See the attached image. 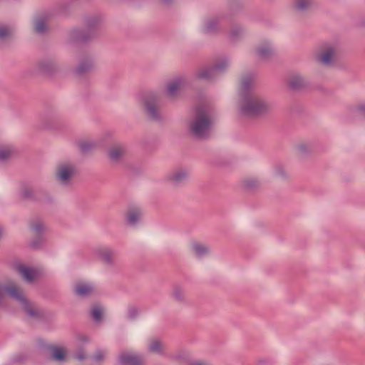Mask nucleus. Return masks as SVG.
Returning <instances> with one entry per match:
<instances>
[{
  "mask_svg": "<svg viewBox=\"0 0 365 365\" xmlns=\"http://www.w3.org/2000/svg\"><path fill=\"white\" fill-rule=\"evenodd\" d=\"M211 108L207 106H200L187 120V129L189 134L197 140H205L210 137L213 123Z\"/></svg>",
  "mask_w": 365,
  "mask_h": 365,
  "instance_id": "1",
  "label": "nucleus"
},
{
  "mask_svg": "<svg viewBox=\"0 0 365 365\" xmlns=\"http://www.w3.org/2000/svg\"><path fill=\"white\" fill-rule=\"evenodd\" d=\"M16 301L26 313L33 319L42 317V312L27 298L23 289L14 282H0V307L6 304V295Z\"/></svg>",
  "mask_w": 365,
  "mask_h": 365,
  "instance_id": "2",
  "label": "nucleus"
},
{
  "mask_svg": "<svg viewBox=\"0 0 365 365\" xmlns=\"http://www.w3.org/2000/svg\"><path fill=\"white\" fill-rule=\"evenodd\" d=\"M270 110L271 105L257 92L245 93L239 96L238 112L243 117H259Z\"/></svg>",
  "mask_w": 365,
  "mask_h": 365,
  "instance_id": "3",
  "label": "nucleus"
},
{
  "mask_svg": "<svg viewBox=\"0 0 365 365\" xmlns=\"http://www.w3.org/2000/svg\"><path fill=\"white\" fill-rule=\"evenodd\" d=\"M78 175V168L71 160H61L55 167L53 177L56 182L61 187H71Z\"/></svg>",
  "mask_w": 365,
  "mask_h": 365,
  "instance_id": "4",
  "label": "nucleus"
},
{
  "mask_svg": "<svg viewBox=\"0 0 365 365\" xmlns=\"http://www.w3.org/2000/svg\"><path fill=\"white\" fill-rule=\"evenodd\" d=\"M313 59L318 66L323 68H334L338 61L337 46L331 42L319 44L313 52Z\"/></svg>",
  "mask_w": 365,
  "mask_h": 365,
  "instance_id": "5",
  "label": "nucleus"
},
{
  "mask_svg": "<svg viewBox=\"0 0 365 365\" xmlns=\"http://www.w3.org/2000/svg\"><path fill=\"white\" fill-rule=\"evenodd\" d=\"M160 96L156 92H148L140 98V103L147 117L153 121H160L162 115L158 107Z\"/></svg>",
  "mask_w": 365,
  "mask_h": 365,
  "instance_id": "6",
  "label": "nucleus"
},
{
  "mask_svg": "<svg viewBox=\"0 0 365 365\" xmlns=\"http://www.w3.org/2000/svg\"><path fill=\"white\" fill-rule=\"evenodd\" d=\"M19 195L21 199L40 204H49L53 200L50 193L43 190H35L31 185L23 182L20 185Z\"/></svg>",
  "mask_w": 365,
  "mask_h": 365,
  "instance_id": "7",
  "label": "nucleus"
},
{
  "mask_svg": "<svg viewBox=\"0 0 365 365\" xmlns=\"http://www.w3.org/2000/svg\"><path fill=\"white\" fill-rule=\"evenodd\" d=\"M187 83V78L184 76H178L168 81L164 90L166 98L170 101H175L179 99L180 91Z\"/></svg>",
  "mask_w": 365,
  "mask_h": 365,
  "instance_id": "8",
  "label": "nucleus"
},
{
  "mask_svg": "<svg viewBox=\"0 0 365 365\" xmlns=\"http://www.w3.org/2000/svg\"><path fill=\"white\" fill-rule=\"evenodd\" d=\"M36 66L39 73L48 76H53L61 71L57 58L53 56L41 58L36 62Z\"/></svg>",
  "mask_w": 365,
  "mask_h": 365,
  "instance_id": "9",
  "label": "nucleus"
},
{
  "mask_svg": "<svg viewBox=\"0 0 365 365\" xmlns=\"http://www.w3.org/2000/svg\"><path fill=\"white\" fill-rule=\"evenodd\" d=\"M93 253L106 267L113 268L116 265V253L112 247L99 246L95 248Z\"/></svg>",
  "mask_w": 365,
  "mask_h": 365,
  "instance_id": "10",
  "label": "nucleus"
},
{
  "mask_svg": "<svg viewBox=\"0 0 365 365\" xmlns=\"http://www.w3.org/2000/svg\"><path fill=\"white\" fill-rule=\"evenodd\" d=\"M96 38V32L85 29H73L68 33L67 40L73 44H85Z\"/></svg>",
  "mask_w": 365,
  "mask_h": 365,
  "instance_id": "11",
  "label": "nucleus"
},
{
  "mask_svg": "<svg viewBox=\"0 0 365 365\" xmlns=\"http://www.w3.org/2000/svg\"><path fill=\"white\" fill-rule=\"evenodd\" d=\"M127 146L121 142H114L108 148L106 155L108 160L115 165L121 163L127 154Z\"/></svg>",
  "mask_w": 365,
  "mask_h": 365,
  "instance_id": "12",
  "label": "nucleus"
},
{
  "mask_svg": "<svg viewBox=\"0 0 365 365\" xmlns=\"http://www.w3.org/2000/svg\"><path fill=\"white\" fill-rule=\"evenodd\" d=\"M58 112L56 108L47 106L40 115V126L45 130H53L56 128Z\"/></svg>",
  "mask_w": 365,
  "mask_h": 365,
  "instance_id": "13",
  "label": "nucleus"
},
{
  "mask_svg": "<svg viewBox=\"0 0 365 365\" xmlns=\"http://www.w3.org/2000/svg\"><path fill=\"white\" fill-rule=\"evenodd\" d=\"M286 84L289 90L294 92L304 91L309 86L305 77L302 74L296 72L292 73L287 76Z\"/></svg>",
  "mask_w": 365,
  "mask_h": 365,
  "instance_id": "14",
  "label": "nucleus"
},
{
  "mask_svg": "<svg viewBox=\"0 0 365 365\" xmlns=\"http://www.w3.org/2000/svg\"><path fill=\"white\" fill-rule=\"evenodd\" d=\"M223 16L221 15H212L204 19L202 31L206 34H217L222 31L221 21Z\"/></svg>",
  "mask_w": 365,
  "mask_h": 365,
  "instance_id": "15",
  "label": "nucleus"
},
{
  "mask_svg": "<svg viewBox=\"0 0 365 365\" xmlns=\"http://www.w3.org/2000/svg\"><path fill=\"white\" fill-rule=\"evenodd\" d=\"M189 178V170L186 168L179 167L172 170L166 177V180L171 185L178 187Z\"/></svg>",
  "mask_w": 365,
  "mask_h": 365,
  "instance_id": "16",
  "label": "nucleus"
},
{
  "mask_svg": "<svg viewBox=\"0 0 365 365\" xmlns=\"http://www.w3.org/2000/svg\"><path fill=\"white\" fill-rule=\"evenodd\" d=\"M256 56L263 61H270L275 55L276 51L273 44L269 41H262L255 48Z\"/></svg>",
  "mask_w": 365,
  "mask_h": 365,
  "instance_id": "17",
  "label": "nucleus"
},
{
  "mask_svg": "<svg viewBox=\"0 0 365 365\" xmlns=\"http://www.w3.org/2000/svg\"><path fill=\"white\" fill-rule=\"evenodd\" d=\"M314 8V0H293L292 1V10L297 16H306L311 13Z\"/></svg>",
  "mask_w": 365,
  "mask_h": 365,
  "instance_id": "18",
  "label": "nucleus"
},
{
  "mask_svg": "<svg viewBox=\"0 0 365 365\" xmlns=\"http://www.w3.org/2000/svg\"><path fill=\"white\" fill-rule=\"evenodd\" d=\"M38 344L41 349L50 352V356L53 360L57 361L66 360V350L65 348L48 344L43 340H40Z\"/></svg>",
  "mask_w": 365,
  "mask_h": 365,
  "instance_id": "19",
  "label": "nucleus"
},
{
  "mask_svg": "<svg viewBox=\"0 0 365 365\" xmlns=\"http://www.w3.org/2000/svg\"><path fill=\"white\" fill-rule=\"evenodd\" d=\"M48 14H39L34 16L33 19V31L38 35L46 34L48 30Z\"/></svg>",
  "mask_w": 365,
  "mask_h": 365,
  "instance_id": "20",
  "label": "nucleus"
},
{
  "mask_svg": "<svg viewBox=\"0 0 365 365\" xmlns=\"http://www.w3.org/2000/svg\"><path fill=\"white\" fill-rule=\"evenodd\" d=\"M195 78L207 82H212L217 79V74L212 65L198 67L194 73Z\"/></svg>",
  "mask_w": 365,
  "mask_h": 365,
  "instance_id": "21",
  "label": "nucleus"
},
{
  "mask_svg": "<svg viewBox=\"0 0 365 365\" xmlns=\"http://www.w3.org/2000/svg\"><path fill=\"white\" fill-rule=\"evenodd\" d=\"M121 365H144L143 358L135 353L123 351L118 356Z\"/></svg>",
  "mask_w": 365,
  "mask_h": 365,
  "instance_id": "22",
  "label": "nucleus"
},
{
  "mask_svg": "<svg viewBox=\"0 0 365 365\" xmlns=\"http://www.w3.org/2000/svg\"><path fill=\"white\" fill-rule=\"evenodd\" d=\"M94 68V62L92 58L85 56L82 58L75 68V73L79 77H83L90 73Z\"/></svg>",
  "mask_w": 365,
  "mask_h": 365,
  "instance_id": "23",
  "label": "nucleus"
},
{
  "mask_svg": "<svg viewBox=\"0 0 365 365\" xmlns=\"http://www.w3.org/2000/svg\"><path fill=\"white\" fill-rule=\"evenodd\" d=\"M142 215L143 211L140 207L130 205L125 212V222L130 226H135L140 220Z\"/></svg>",
  "mask_w": 365,
  "mask_h": 365,
  "instance_id": "24",
  "label": "nucleus"
},
{
  "mask_svg": "<svg viewBox=\"0 0 365 365\" xmlns=\"http://www.w3.org/2000/svg\"><path fill=\"white\" fill-rule=\"evenodd\" d=\"M95 291L92 283L86 282H78L75 284L73 288L74 294L79 297H88L93 294Z\"/></svg>",
  "mask_w": 365,
  "mask_h": 365,
  "instance_id": "25",
  "label": "nucleus"
},
{
  "mask_svg": "<svg viewBox=\"0 0 365 365\" xmlns=\"http://www.w3.org/2000/svg\"><path fill=\"white\" fill-rule=\"evenodd\" d=\"M255 76L253 73H245L242 76L240 80V96L245 93L256 92L253 90Z\"/></svg>",
  "mask_w": 365,
  "mask_h": 365,
  "instance_id": "26",
  "label": "nucleus"
},
{
  "mask_svg": "<svg viewBox=\"0 0 365 365\" xmlns=\"http://www.w3.org/2000/svg\"><path fill=\"white\" fill-rule=\"evenodd\" d=\"M102 16L101 14H91L85 17L84 24L87 30L96 32L97 36V30L102 24Z\"/></svg>",
  "mask_w": 365,
  "mask_h": 365,
  "instance_id": "27",
  "label": "nucleus"
},
{
  "mask_svg": "<svg viewBox=\"0 0 365 365\" xmlns=\"http://www.w3.org/2000/svg\"><path fill=\"white\" fill-rule=\"evenodd\" d=\"M29 227L34 235L43 234L47 230L45 220L41 217H34L29 220Z\"/></svg>",
  "mask_w": 365,
  "mask_h": 365,
  "instance_id": "28",
  "label": "nucleus"
},
{
  "mask_svg": "<svg viewBox=\"0 0 365 365\" xmlns=\"http://www.w3.org/2000/svg\"><path fill=\"white\" fill-rule=\"evenodd\" d=\"M148 350L152 354L158 355H164L165 354L164 343L157 338H152L149 340Z\"/></svg>",
  "mask_w": 365,
  "mask_h": 365,
  "instance_id": "29",
  "label": "nucleus"
},
{
  "mask_svg": "<svg viewBox=\"0 0 365 365\" xmlns=\"http://www.w3.org/2000/svg\"><path fill=\"white\" fill-rule=\"evenodd\" d=\"M190 250L197 258H202L210 253V247L207 245L197 241L190 244Z\"/></svg>",
  "mask_w": 365,
  "mask_h": 365,
  "instance_id": "30",
  "label": "nucleus"
},
{
  "mask_svg": "<svg viewBox=\"0 0 365 365\" xmlns=\"http://www.w3.org/2000/svg\"><path fill=\"white\" fill-rule=\"evenodd\" d=\"M297 154L302 157H307L312 153V143L308 141H299L294 144Z\"/></svg>",
  "mask_w": 365,
  "mask_h": 365,
  "instance_id": "31",
  "label": "nucleus"
},
{
  "mask_svg": "<svg viewBox=\"0 0 365 365\" xmlns=\"http://www.w3.org/2000/svg\"><path fill=\"white\" fill-rule=\"evenodd\" d=\"M15 32V28L13 26L0 23V43H4L9 41Z\"/></svg>",
  "mask_w": 365,
  "mask_h": 365,
  "instance_id": "32",
  "label": "nucleus"
},
{
  "mask_svg": "<svg viewBox=\"0 0 365 365\" xmlns=\"http://www.w3.org/2000/svg\"><path fill=\"white\" fill-rule=\"evenodd\" d=\"M261 182L257 178L249 177L242 181V186L247 191H255L259 188Z\"/></svg>",
  "mask_w": 365,
  "mask_h": 365,
  "instance_id": "33",
  "label": "nucleus"
},
{
  "mask_svg": "<svg viewBox=\"0 0 365 365\" xmlns=\"http://www.w3.org/2000/svg\"><path fill=\"white\" fill-rule=\"evenodd\" d=\"M17 271L28 282H33L36 275V272L33 269L23 264L19 265L17 267Z\"/></svg>",
  "mask_w": 365,
  "mask_h": 365,
  "instance_id": "34",
  "label": "nucleus"
},
{
  "mask_svg": "<svg viewBox=\"0 0 365 365\" xmlns=\"http://www.w3.org/2000/svg\"><path fill=\"white\" fill-rule=\"evenodd\" d=\"M171 297L175 302L184 303L185 302L184 288L180 284H175L172 289Z\"/></svg>",
  "mask_w": 365,
  "mask_h": 365,
  "instance_id": "35",
  "label": "nucleus"
},
{
  "mask_svg": "<svg viewBox=\"0 0 365 365\" xmlns=\"http://www.w3.org/2000/svg\"><path fill=\"white\" fill-rule=\"evenodd\" d=\"M212 66L217 76L227 70L230 66V61L227 57H223L217 60Z\"/></svg>",
  "mask_w": 365,
  "mask_h": 365,
  "instance_id": "36",
  "label": "nucleus"
},
{
  "mask_svg": "<svg viewBox=\"0 0 365 365\" xmlns=\"http://www.w3.org/2000/svg\"><path fill=\"white\" fill-rule=\"evenodd\" d=\"M246 33V29L241 25H233L230 31V37L232 41H236L242 38Z\"/></svg>",
  "mask_w": 365,
  "mask_h": 365,
  "instance_id": "37",
  "label": "nucleus"
},
{
  "mask_svg": "<svg viewBox=\"0 0 365 365\" xmlns=\"http://www.w3.org/2000/svg\"><path fill=\"white\" fill-rule=\"evenodd\" d=\"M98 144L91 140H81L78 142V146L81 151L84 153H89L96 148Z\"/></svg>",
  "mask_w": 365,
  "mask_h": 365,
  "instance_id": "38",
  "label": "nucleus"
},
{
  "mask_svg": "<svg viewBox=\"0 0 365 365\" xmlns=\"http://www.w3.org/2000/svg\"><path fill=\"white\" fill-rule=\"evenodd\" d=\"M15 154L14 149L9 145H0V161L9 160Z\"/></svg>",
  "mask_w": 365,
  "mask_h": 365,
  "instance_id": "39",
  "label": "nucleus"
},
{
  "mask_svg": "<svg viewBox=\"0 0 365 365\" xmlns=\"http://www.w3.org/2000/svg\"><path fill=\"white\" fill-rule=\"evenodd\" d=\"M350 111L365 118V101H359L351 106Z\"/></svg>",
  "mask_w": 365,
  "mask_h": 365,
  "instance_id": "40",
  "label": "nucleus"
},
{
  "mask_svg": "<svg viewBox=\"0 0 365 365\" xmlns=\"http://www.w3.org/2000/svg\"><path fill=\"white\" fill-rule=\"evenodd\" d=\"M46 241L43 234L35 235L30 242V247L34 249H39L46 243Z\"/></svg>",
  "mask_w": 365,
  "mask_h": 365,
  "instance_id": "41",
  "label": "nucleus"
},
{
  "mask_svg": "<svg viewBox=\"0 0 365 365\" xmlns=\"http://www.w3.org/2000/svg\"><path fill=\"white\" fill-rule=\"evenodd\" d=\"M103 310L101 307L95 305L91 310V316L96 322H101L103 319Z\"/></svg>",
  "mask_w": 365,
  "mask_h": 365,
  "instance_id": "42",
  "label": "nucleus"
},
{
  "mask_svg": "<svg viewBox=\"0 0 365 365\" xmlns=\"http://www.w3.org/2000/svg\"><path fill=\"white\" fill-rule=\"evenodd\" d=\"M275 175L282 179H287L289 178V175L286 170V169L281 165L277 166L274 170Z\"/></svg>",
  "mask_w": 365,
  "mask_h": 365,
  "instance_id": "43",
  "label": "nucleus"
},
{
  "mask_svg": "<svg viewBox=\"0 0 365 365\" xmlns=\"http://www.w3.org/2000/svg\"><path fill=\"white\" fill-rule=\"evenodd\" d=\"M106 352L103 350H97L93 355V359L96 362L103 361L106 358Z\"/></svg>",
  "mask_w": 365,
  "mask_h": 365,
  "instance_id": "44",
  "label": "nucleus"
},
{
  "mask_svg": "<svg viewBox=\"0 0 365 365\" xmlns=\"http://www.w3.org/2000/svg\"><path fill=\"white\" fill-rule=\"evenodd\" d=\"M138 314V309L135 307H130L128 309L127 316L129 319H133Z\"/></svg>",
  "mask_w": 365,
  "mask_h": 365,
  "instance_id": "45",
  "label": "nucleus"
},
{
  "mask_svg": "<svg viewBox=\"0 0 365 365\" xmlns=\"http://www.w3.org/2000/svg\"><path fill=\"white\" fill-rule=\"evenodd\" d=\"M159 3L163 6L169 7L173 6L176 0H158Z\"/></svg>",
  "mask_w": 365,
  "mask_h": 365,
  "instance_id": "46",
  "label": "nucleus"
},
{
  "mask_svg": "<svg viewBox=\"0 0 365 365\" xmlns=\"http://www.w3.org/2000/svg\"><path fill=\"white\" fill-rule=\"evenodd\" d=\"M191 365H210V364L205 361H197L192 363Z\"/></svg>",
  "mask_w": 365,
  "mask_h": 365,
  "instance_id": "47",
  "label": "nucleus"
},
{
  "mask_svg": "<svg viewBox=\"0 0 365 365\" xmlns=\"http://www.w3.org/2000/svg\"><path fill=\"white\" fill-rule=\"evenodd\" d=\"M232 3L238 4V0H228V4L230 6H232Z\"/></svg>",
  "mask_w": 365,
  "mask_h": 365,
  "instance_id": "48",
  "label": "nucleus"
},
{
  "mask_svg": "<svg viewBox=\"0 0 365 365\" xmlns=\"http://www.w3.org/2000/svg\"><path fill=\"white\" fill-rule=\"evenodd\" d=\"M85 358V356L83 355V354H78L77 356V359H80V360H82Z\"/></svg>",
  "mask_w": 365,
  "mask_h": 365,
  "instance_id": "49",
  "label": "nucleus"
},
{
  "mask_svg": "<svg viewBox=\"0 0 365 365\" xmlns=\"http://www.w3.org/2000/svg\"><path fill=\"white\" fill-rule=\"evenodd\" d=\"M2 235V230L0 228V237H1Z\"/></svg>",
  "mask_w": 365,
  "mask_h": 365,
  "instance_id": "50",
  "label": "nucleus"
}]
</instances>
